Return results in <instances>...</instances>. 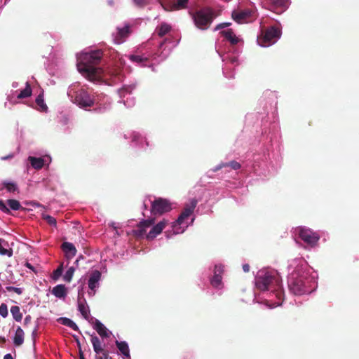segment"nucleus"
Listing matches in <instances>:
<instances>
[{
    "label": "nucleus",
    "instance_id": "nucleus-26",
    "mask_svg": "<svg viewBox=\"0 0 359 359\" xmlns=\"http://www.w3.org/2000/svg\"><path fill=\"white\" fill-rule=\"evenodd\" d=\"M78 309L81 312V315L85 319H88L89 316V309L86 305V301L83 299L81 301L79 298L78 299Z\"/></svg>",
    "mask_w": 359,
    "mask_h": 359
},
{
    "label": "nucleus",
    "instance_id": "nucleus-47",
    "mask_svg": "<svg viewBox=\"0 0 359 359\" xmlns=\"http://www.w3.org/2000/svg\"><path fill=\"white\" fill-rule=\"evenodd\" d=\"M133 1L137 6L140 7H142L147 4L146 0H133Z\"/></svg>",
    "mask_w": 359,
    "mask_h": 359
},
{
    "label": "nucleus",
    "instance_id": "nucleus-24",
    "mask_svg": "<svg viewBox=\"0 0 359 359\" xmlns=\"http://www.w3.org/2000/svg\"><path fill=\"white\" fill-rule=\"evenodd\" d=\"M0 255L9 257L13 255V250L8 248V242L2 238H0Z\"/></svg>",
    "mask_w": 359,
    "mask_h": 359
},
{
    "label": "nucleus",
    "instance_id": "nucleus-14",
    "mask_svg": "<svg viewBox=\"0 0 359 359\" xmlns=\"http://www.w3.org/2000/svg\"><path fill=\"white\" fill-rule=\"evenodd\" d=\"M168 223V220L165 219L159 222L157 224H156L151 228L149 232L146 235V238L148 240H153L154 238H155L158 235H159L162 232V231L165 229Z\"/></svg>",
    "mask_w": 359,
    "mask_h": 359
},
{
    "label": "nucleus",
    "instance_id": "nucleus-48",
    "mask_svg": "<svg viewBox=\"0 0 359 359\" xmlns=\"http://www.w3.org/2000/svg\"><path fill=\"white\" fill-rule=\"evenodd\" d=\"M225 167H226L225 163H222L219 164L217 166H216L212 170L214 172H217V171H218V170H219L222 168H225Z\"/></svg>",
    "mask_w": 359,
    "mask_h": 359
},
{
    "label": "nucleus",
    "instance_id": "nucleus-37",
    "mask_svg": "<svg viewBox=\"0 0 359 359\" xmlns=\"http://www.w3.org/2000/svg\"><path fill=\"white\" fill-rule=\"evenodd\" d=\"M222 276H219L218 275H214L210 280L211 285L214 287H219L222 284Z\"/></svg>",
    "mask_w": 359,
    "mask_h": 359
},
{
    "label": "nucleus",
    "instance_id": "nucleus-45",
    "mask_svg": "<svg viewBox=\"0 0 359 359\" xmlns=\"http://www.w3.org/2000/svg\"><path fill=\"white\" fill-rule=\"evenodd\" d=\"M0 210L4 212V213H10L9 208H7L6 205L1 200H0Z\"/></svg>",
    "mask_w": 359,
    "mask_h": 359
},
{
    "label": "nucleus",
    "instance_id": "nucleus-49",
    "mask_svg": "<svg viewBox=\"0 0 359 359\" xmlns=\"http://www.w3.org/2000/svg\"><path fill=\"white\" fill-rule=\"evenodd\" d=\"M78 346H79V359H85L83 353L81 350L80 342L77 341Z\"/></svg>",
    "mask_w": 359,
    "mask_h": 359
},
{
    "label": "nucleus",
    "instance_id": "nucleus-30",
    "mask_svg": "<svg viewBox=\"0 0 359 359\" xmlns=\"http://www.w3.org/2000/svg\"><path fill=\"white\" fill-rule=\"evenodd\" d=\"M11 313L13 318L17 322H20L22 319V313L20 312V309L18 306H13L11 308Z\"/></svg>",
    "mask_w": 359,
    "mask_h": 359
},
{
    "label": "nucleus",
    "instance_id": "nucleus-16",
    "mask_svg": "<svg viewBox=\"0 0 359 359\" xmlns=\"http://www.w3.org/2000/svg\"><path fill=\"white\" fill-rule=\"evenodd\" d=\"M121 72L122 70L118 67H110L107 68L105 71H103L102 76H109L111 79L121 81L123 79Z\"/></svg>",
    "mask_w": 359,
    "mask_h": 359
},
{
    "label": "nucleus",
    "instance_id": "nucleus-50",
    "mask_svg": "<svg viewBox=\"0 0 359 359\" xmlns=\"http://www.w3.org/2000/svg\"><path fill=\"white\" fill-rule=\"evenodd\" d=\"M31 320H32V317L29 315L27 316L24 320V325H28L31 322Z\"/></svg>",
    "mask_w": 359,
    "mask_h": 359
},
{
    "label": "nucleus",
    "instance_id": "nucleus-54",
    "mask_svg": "<svg viewBox=\"0 0 359 359\" xmlns=\"http://www.w3.org/2000/svg\"><path fill=\"white\" fill-rule=\"evenodd\" d=\"M4 359H13L11 353H7L4 355Z\"/></svg>",
    "mask_w": 359,
    "mask_h": 359
},
{
    "label": "nucleus",
    "instance_id": "nucleus-17",
    "mask_svg": "<svg viewBox=\"0 0 359 359\" xmlns=\"http://www.w3.org/2000/svg\"><path fill=\"white\" fill-rule=\"evenodd\" d=\"M62 249L65 253V257L67 259L73 258L76 254V249L72 243L64 242L62 244Z\"/></svg>",
    "mask_w": 359,
    "mask_h": 359
},
{
    "label": "nucleus",
    "instance_id": "nucleus-51",
    "mask_svg": "<svg viewBox=\"0 0 359 359\" xmlns=\"http://www.w3.org/2000/svg\"><path fill=\"white\" fill-rule=\"evenodd\" d=\"M243 269L245 272H248L250 271V266L248 264H245L243 265Z\"/></svg>",
    "mask_w": 359,
    "mask_h": 359
},
{
    "label": "nucleus",
    "instance_id": "nucleus-56",
    "mask_svg": "<svg viewBox=\"0 0 359 359\" xmlns=\"http://www.w3.org/2000/svg\"><path fill=\"white\" fill-rule=\"evenodd\" d=\"M79 261V259H77L75 261V262H74V263H75V264H78Z\"/></svg>",
    "mask_w": 359,
    "mask_h": 359
},
{
    "label": "nucleus",
    "instance_id": "nucleus-34",
    "mask_svg": "<svg viewBox=\"0 0 359 359\" xmlns=\"http://www.w3.org/2000/svg\"><path fill=\"white\" fill-rule=\"evenodd\" d=\"M75 271V268L74 266L69 267L66 271L65 274L63 276V279L66 282H71L72 277L74 276Z\"/></svg>",
    "mask_w": 359,
    "mask_h": 359
},
{
    "label": "nucleus",
    "instance_id": "nucleus-52",
    "mask_svg": "<svg viewBox=\"0 0 359 359\" xmlns=\"http://www.w3.org/2000/svg\"><path fill=\"white\" fill-rule=\"evenodd\" d=\"M13 157V154H9L8 156H2L1 158V160H7V159H9V158H12Z\"/></svg>",
    "mask_w": 359,
    "mask_h": 359
},
{
    "label": "nucleus",
    "instance_id": "nucleus-4",
    "mask_svg": "<svg viewBox=\"0 0 359 359\" xmlns=\"http://www.w3.org/2000/svg\"><path fill=\"white\" fill-rule=\"evenodd\" d=\"M195 25L201 29H206L215 18V12L210 7H204L191 13Z\"/></svg>",
    "mask_w": 359,
    "mask_h": 359
},
{
    "label": "nucleus",
    "instance_id": "nucleus-53",
    "mask_svg": "<svg viewBox=\"0 0 359 359\" xmlns=\"http://www.w3.org/2000/svg\"><path fill=\"white\" fill-rule=\"evenodd\" d=\"M36 335H37V330L34 329L32 333V336L34 341L35 340Z\"/></svg>",
    "mask_w": 359,
    "mask_h": 359
},
{
    "label": "nucleus",
    "instance_id": "nucleus-7",
    "mask_svg": "<svg viewBox=\"0 0 359 359\" xmlns=\"http://www.w3.org/2000/svg\"><path fill=\"white\" fill-rule=\"evenodd\" d=\"M197 203L198 201L196 199L192 198L189 203L186 204L177 219L175 222L173 226H175L177 224H184L185 223V220L187 219L189 217L193 214L196 207Z\"/></svg>",
    "mask_w": 359,
    "mask_h": 359
},
{
    "label": "nucleus",
    "instance_id": "nucleus-29",
    "mask_svg": "<svg viewBox=\"0 0 359 359\" xmlns=\"http://www.w3.org/2000/svg\"><path fill=\"white\" fill-rule=\"evenodd\" d=\"M2 185H3V187L0 188V189L5 188L7 190V191H8L10 193H14L15 191H18V185L14 182L4 181L2 182Z\"/></svg>",
    "mask_w": 359,
    "mask_h": 359
},
{
    "label": "nucleus",
    "instance_id": "nucleus-15",
    "mask_svg": "<svg viewBox=\"0 0 359 359\" xmlns=\"http://www.w3.org/2000/svg\"><path fill=\"white\" fill-rule=\"evenodd\" d=\"M100 279L101 273L98 270L92 271L88 280V287L93 292V294L95 292V288L98 287Z\"/></svg>",
    "mask_w": 359,
    "mask_h": 359
},
{
    "label": "nucleus",
    "instance_id": "nucleus-43",
    "mask_svg": "<svg viewBox=\"0 0 359 359\" xmlns=\"http://www.w3.org/2000/svg\"><path fill=\"white\" fill-rule=\"evenodd\" d=\"M223 272H224V266H222L221 264L215 265V270H214V275H218L219 276H222Z\"/></svg>",
    "mask_w": 359,
    "mask_h": 359
},
{
    "label": "nucleus",
    "instance_id": "nucleus-5",
    "mask_svg": "<svg viewBox=\"0 0 359 359\" xmlns=\"http://www.w3.org/2000/svg\"><path fill=\"white\" fill-rule=\"evenodd\" d=\"M172 210L171 203L167 199L158 198L151 203V212L153 215H161Z\"/></svg>",
    "mask_w": 359,
    "mask_h": 359
},
{
    "label": "nucleus",
    "instance_id": "nucleus-41",
    "mask_svg": "<svg viewBox=\"0 0 359 359\" xmlns=\"http://www.w3.org/2000/svg\"><path fill=\"white\" fill-rule=\"evenodd\" d=\"M43 218L47 222L48 224H49L50 225H53V226H56V224H57V221L56 219L50 216V215H43Z\"/></svg>",
    "mask_w": 359,
    "mask_h": 359
},
{
    "label": "nucleus",
    "instance_id": "nucleus-38",
    "mask_svg": "<svg viewBox=\"0 0 359 359\" xmlns=\"http://www.w3.org/2000/svg\"><path fill=\"white\" fill-rule=\"evenodd\" d=\"M129 58L131 61L138 63V64H141L142 62L147 61V57H144L141 55H130L129 56Z\"/></svg>",
    "mask_w": 359,
    "mask_h": 359
},
{
    "label": "nucleus",
    "instance_id": "nucleus-1",
    "mask_svg": "<svg viewBox=\"0 0 359 359\" xmlns=\"http://www.w3.org/2000/svg\"><path fill=\"white\" fill-rule=\"evenodd\" d=\"M103 56L101 50H96L86 53L83 55V62L77 65L79 72L89 81H93L102 77L103 70L95 66L100 64Z\"/></svg>",
    "mask_w": 359,
    "mask_h": 359
},
{
    "label": "nucleus",
    "instance_id": "nucleus-31",
    "mask_svg": "<svg viewBox=\"0 0 359 359\" xmlns=\"http://www.w3.org/2000/svg\"><path fill=\"white\" fill-rule=\"evenodd\" d=\"M59 321L63 325L67 326L75 331L79 330V327L77 326V325L73 320L68 318H60L59 319Z\"/></svg>",
    "mask_w": 359,
    "mask_h": 359
},
{
    "label": "nucleus",
    "instance_id": "nucleus-27",
    "mask_svg": "<svg viewBox=\"0 0 359 359\" xmlns=\"http://www.w3.org/2000/svg\"><path fill=\"white\" fill-rule=\"evenodd\" d=\"M116 345L123 355L130 357L128 345L126 341H116Z\"/></svg>",
    "mask_w": 359,
    "mask_h": 359
},
{
    "label": "nucleus",
    "instance_id": "nucleus-8",
    "mask_svg": "<svg viewBox=\"0 0 359 359\" xmlns=\"http://www.w3.org/2000/svg\"><path fill=\"white\" fill-rule=\"evenodd\" d=\"M298 233L302 241L312 247L315 246L320 239V236L317 233L305 227H300Z\"/></svg>",
    "mask_w": 359,
    "mask_h": 359
},
{
    "label": "nucleus",
    "instance_id": "nucleus-12",
    "mask_svg": "<svg viewBox=\"0 0 359 359\" xmlns=\"http://www.w3.org/2000/svg\"><path fill=\"white\" fill-rule=\"evenodd\" d=\"M130 33V25L129 24H126L122 28L117 27L116 32L113 34L114 42L117 44L123 43Z\"/></svg>",
    "mask_w": 359,
    "mask_h": 359
},
{
    "label": "nucleus",
    "instance_id": "nucleus-28",
    "mask_svg": "<svg viewBox=\"0 0 359 359\" xmlns=\"http://www.w3.org/2000/svg\"><path fill=\"white\" fill-rule=\"evenodd\" d=\"M170 30H171V26L165 22L161 23V25L158 27H157V29H156L158 35L160 37L164 36Z\"/></svg>",
    "mask_w": 359,
    "mask_h": 359
},
{
    "label": "nucleus",
    "instance_id": "nucleus-19",
    "mask_svg": "<svg viewBox=\"0 0 359 359\" xmlns=\"http://www.w3.org/2000/svg\"><path fill=\"white\" fill-rule=\"evenodd\" d=\"M90 336V341L95 354L100 353L102 352L107 351L104 348V345L102 344L100 339L95 334H91Z\"/></svg>",
    "mask_w": 359,
    "mask_h": 359
},
{
    "label": "nucleus",
    "instance_id": "nucleus-46",
    "mask_svg": "<svg viewBox=\"0 0 359 359\" xmlns=\"http://www.w3.org/2000/svg\"><path fill=\"white\" fill-rule=\"evenodd\" d=\"M231 25V22H223V23H220L219 25H217L215 28V30H219L220 29H223L224 27H227L229 26H230Z\"/></svg>",
    "mask_w": 359,
    "mask_h": 359
},
{
    "label": "nucleus",
    "instance_id": "nucleus-42",
    "mask_svg": "<svg viewBox=\"0 0 359 359\" xmlns=\"http://www.w3.org/2000/svg\"><path fill=\"white\" fill-rule=\"evenodd\" d=\"M109 353L108 350L100 353L95 354V359H109Z\"/></svg>",
    "mask_w": 359,
    "mask_h": 359
},
{
    "label": "nucleus",
    "instance_id": "nucleus-25",
    "mask_svg": "<svg viewBox=\"0 0 359 359\" xmlns=\"http://www.w3.org/2000/svg\"><path fill=\"white\" fill-rule=\"evenodd\" d=\"M28 160L31 165L36 170L41 169L44 165V160L42 158L29 156Z\"/></svg>",
    "mask_w": 359,
    "mask_h": 359
},
{
    "label": "nucleus",
    "instance_id": "nucleus-55",
    "mask_svg": "<svg viewBox=\"0 0 359 359\" xmlns=\"http://www.w3.org/2000/svg\"><path fill=\"white\" fill-rule=\"evenodd\" d=\"M27 267H28L30 269H33V266L28 262L26 264Z\"/></svg>",
    "mask_w": 359,
    "mask_h": 359
},
{
    "label": "nucleus",
    "instance_id": "nucleus-39",
    "mask_svg": "<svg viewBox=\"0 0 359 359\" xmlns=\"http://www.w3.org/2000/svg\"><path fill=\"white\" fill-rule=\"evenodd\" d=\"M225 164H226V167H231V169L235 170L240 169L241 167V165L236 161H232L229 163H225Z\"/></svg>",
    "mask_w": 359,
    "mask_h": 359
},
{
    "label": "nucleus",
    "instance_id": "nucleus-35",
    "mask_svg": "<svg viewBox=\"0 0 359 359\" xmlns=\"http://www.w3.org/2000/svg\"><path fill=\"white\" fill-rule=\"evenodd\" d=\"M36 103L40 107L41 111H46L48 109L46 104L44 103L43 94H39L37 96L36 98Z\"/></svg>",
    "mask_w": 359,
    "mask_h": 359
},
{
    "label": "nucleus",
    "instance_id": "nucleus-9",
    "mask_svg": "<svg viewBox=\"0 0 359 359\" xmlns=\"http://www.w3.org/2000/svg\"><path fill=\"white\" fill-rule=\"evenodd\" d=\"M75 102L80 107L86 108L93 106L94 100L86 90L81 89L76 93Z\"/></svg>",
    "mask_w": 359,
    "mask_h": 359
},
{
    "label": "nucleus",
    "instance_id": "nucleus-44",
    "mask_svg": "<svg viewBox=\"0 0 359 359\" xmlns=\"http://www.w3.org/2000/svg\"><path fill=\"white\" fill-rule=\"evenodd\" d=\"M6 289L8 292H14L17 293L18 294H21L22 293V288H20V287H13V286H7L6 287Z\"/></svg>",
    "mask_w": 359,
    "mask_h": 359
},
{
    "label": "nucleus",
    "instance_id": "nucleus-33",
    "mask_svg": "<svg viewBox=\"0 0 359 359\" xmlns=\"http://www.w3.org/2000/svg\"><path fill=\"white\" fill-rule=\"evenodd\" d=\"M63 264H60L58 267L53 272L51 278L54 280H57L59 278L62 276L63 272Z\"/></svg>",
    "mask_w": 359,
    "mask_h": 359
},
{
    "label": "nucleus",
    "instance_id": "nucleus-21",
    "mask_svg": "<svg viewBox=\"0 0 359 359\" xmlns=\"http://www.w3.org/2000/svg\"><path fill=\"white\" fill-rule=\"evenodd\" d=\"M189 0H173L170 4V11H177L187 8Z\"/></svg>",
    "mask_w": 359,
    "mask_h": 359
},
{
    "label": "nucleus",
    "instance_id": "nucleus-23",
    "mask_svg": "<svg viewBox=\"0 0 359 359\" xmlns=\"http://www.w3.org/2000/svg\"><path fill=\"white\" fill-rule=\"evenodd\" d=\"M24 331L23 330L18 326L16 329L14 337H13V344L16 346H20L24 342Z\"/></svg>",
    "mask_w": 359,
    "mask_h": 359
},
{
    "label": "nucleus",
    "instance_id": "nucleus-3",
    "mask_svg": "<svg viewBox=\"0 0 359 359\" xmlns=\"http://www.w3.org/2000/svg\"><path fill=\"white\" fill-rule=\"evenodd\" d=\"M287 284L290 291L295 295H302L312 291L307 274L300 273L298 271H294L289 276Z\"/></svg>",
    "mask_w": 359,
    "mask_h": 359
},
{
    "label": "nucleus",
    "instance_id": "nucleus-6",
    "mask_svg": "<svg viewBox=\"0 0 359 359\" xmlns=\"http://www.w3.org/2000/svg\"><path fill=\"white\" fill-rule=\"evenodd\" d=\"M231 17L238 23H245L256 19L257 13L250 9L233 11Z\"/></svg>",
    "mask_w": 359,
    "mask_h": 359
},
{
    "label": "nucleus",
    "instance_id": "nucleus-57",
    "mask_svg": "<svg viewBox=\"0 0 359 359\" xmlns=\"http://www.w3.org/2000/svg\"><path fill=\"white\" fill-rule=\"evenodd\" d=\"M0 339H1V341H5V339L4 338H0Z\"/></svg>",
    "mask_w": 359,
    "mask_h": 359
},
{
    "label": "nucleus",
    "instance_id": "nucleus-36",
    "mask_svg": "<svg viewBox=\"0 0 359 359\" xmlns=\"http://www.w3.org/2000/svg\"><path fill=\"white\" fill-rule=\"evenodd\" d=\"M9 208L13 210H18L21 208L20 202L15 199H9L7 201Z\"/></svg>",
    "mask_w": 359,
    "mask_h": 359
},
{
    "label": "nucleus",
    "instance_id": "nucleus-10",
    "mask_svg": "<svg viewBox=\"0 0 359 359\" xmlns=\"http://www.w3.org/2000/svg\"><path fill=\"white\" fill-rule=\"evenodd\" d=\"M281 34L280 30L278 27H271L267 29L263 36V41L265 43H273ZM262 46H268L267 44H262Z\"/></svg>",
    "mask_w": 359,
    "mask_h": 359
},
{
    "label": "nucleus",
    "instance_id": "nucleus-32",
    "mask_svg": "<svg viewBox=\"0 0 359 359\" xmlns=\"http://www.w3.org/2000/svg\"><path fill=\"white\" fill-rule=\"evenodd\" d=\"M32 95V88L28 82L26 83V87L25 89L21 90L17 97L18 99H23L29 97Z\"/></svg>",
    "mask_w": 359,
    "mask_h": 359
},
{
    "label": "nucleus",
    "instance_id": "nucleus-22",
    "mask_svg": "<svg viewBox=\"0 0 359 359\" xmlns=\"http://www.w3.org/2000/svg\"><path fill=\"white\" fill-rule=\"evenodd\" d=\"M220 34L223 36L225 39L230 41V43L233 45H236L238 42V39L236 36L234 34L233 30L231 29H229L227 30H223L220 32Z\"/></svg>",
    "mask_w": 359,
    "mask_h": 359
},
{
    "label": "nucleus",
    "instance_id": "nucleus-40",
    "mask_svg": "<svg viewBox=\"0 0 359 359\" xmlns=\"http://www.w3.org/2000/svg\"><path fill=\"white\" fill-rule=\"evenodd\" d=\"M8 315V307L7 305L4 303H2L0 305V316L3 318H6Z\"/></svg>",
    "mask_w": 359,
    "mask_h": 359
},
{
    "label": "nucleus",
    "instance_id": "nucleus-18",
    "mask_svg": "<svg viewBox=\"0 0 359 359\" xmlns=\"http://www.w3.org/2000/svg\"><path fill=\"white\" fill-rule=\"evenodd\" d=\"M93 328L97 331V332L102 338L109 337L111 332L99 320H95Z\"/></svg>",
    "mask_w": 359,
    "mask_h": 359
},
{
    "label": "nucleus",
    "instance_id": "nucleus-20",
    "mask_svg": "<svg viewBox=\"0 0 359 359\" xmlns=\"http://www.w3.org/2000/svg\"><path fill=\"white\" fill-rule=\"evenodd\" d=\"M52 294L57 298H65L67 295V288L65 285H57L53 288Z\"/></svg>",
    "mask_w": 359,
    "mask_h": 359
},
{
    "label": "nucleus",
    "instance_id": "nucleus-2",
    "mask_svg": "<svg viewBox=\"0 0 359 359\" xmlns=\"http://www.w3.org/2000/svg\"><path fill=\"white\" fill-rule=\"evenodd\" d=\"M256 287L261 291L271 290L276 293V297L281 299L284 295L280 277L276 272H266L257 277Z\"/></svg>",
    "mask_w": 359,
    "mask_h": 359
},
{
    "label": "nucleus",
    "instance_id": "nucleus-11",
    "mask_svg": "<svg viewBox=\"0 0 359 359\" xmlns=\"http://www.w3.org/2000/svg\"><path fill=\"white\" fill-rule=\"evenodd\" d=\"M155 222L154 218H150L141 221L136 229H133V235L137 238H142L146 234L147 229L153 225Z\"/></svg>",
    "mask_w": 359,
    "mask_h": 359
},
{
    "label": "nucleus",
    "instance_id": "nucleus-13",
    "mask_svg": "<svg viewBox=\"0 0 359 359\" xmlns=\"http://www.w3.org/2000/svg\"><path fill=\"white\" fill-rule=\"evenodd\" d=\"M288 7V0H270L268 9L276 13H281Z\"/></svg>",
    "mask_w": 359,
    "mask_h": 359
}]
</instances>
